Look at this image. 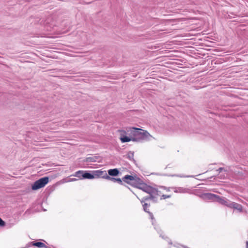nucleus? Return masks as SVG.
Listing matches in <instances>:
<instances>
[{
    "label": "nucleus",
    "instance_id": "4",
    "mask_svg": "<svg viewBox=\"0 0 248 248\" xmlns=\"http://www.w3.org/2000/svg\"><path fill=\"white\" fill-rule=\"evenodd\" d=\"M156 193H157V189L152 187V190H151L148 196L143 197H141V202H144L145 201L149 199H152L153 200H156L157 197Z\"/></svg>",
    "mask_w": 248,
    "mask_h": 248
},
{
    "label": "nucleus",
    "instance_id": "13",
    "mask_svg": "<svg viewBox=\"0 0 248 248\" xmlns=\"http://www.w3.org/2000/svg\"><path fill=\"white\" fill-rule=\"evenodd\" d=\"M82 178L85 179H92L94 178V176L88 172L83 173Z\"/></svg>",
    "mask_w": 248,
    "mask_h": 248
},
{
    "label": "nucleus",
    "instance_id": "11",
    "mask_svg": "<svg viewBox=\"0 0 248 248\" xmlns=\"http://www.w3.org/2000/svg\"><path fill=\"white\" fill-rule=\"evenodd\" d=\"M96 175L98 177H101L103 179H106L108 177L107 171L106 170H98L96 171Z\"/></svg>",
    "mask_w": 248,
    "mask_h": 248
},
{
    "label": "nucleus",
    "instance_id": "22",
    "mask_svg": "<svg viewBox=\"0 0 248 248\" xmlns=\"http://www.w3.org/2000/svg\"><path fill=\"white\" fill-rule=\"evenodd\" d=\"M222 169L221 168H220L219 169V170H221Z\"/></svg>",
    "mask_w": 248,
    "mask_h": 248
},
{
    "label": "nucleus",
    "instance_id": "5",
    "mask_svg": "<svg viewBox=\"0 0 248 248\" xmlns=\"http://www.w3.org/2000/svg\"><path fill=\"white\" fill-rule=\"evenodd\" d=\"M120 132L121 133V137L120 140L122 143H124L126 142H129L130 141H137V140L135 139V138H130L127 136H124L123 135L125 133V131L124 130H120Z\"/></svg>",
    "mask_w": 248,
    "mask_h": 248
},
{
    "label": "nucleus",
    "instance_id": "10",
    "mask_svg": "<svg viewBox=\"0 0 248 248\" xmlns=\"http://www.w3.org/2000/svg\"><path fill=\"white\" fill-rule=\"evenodd\" d=\"M30 245L39 248H50L46 246L44 243L41 242L32 241L30 243Z\"/></svg>",
    "mask_w": 248,
    "mask_h": 248
},
{
    "label": "nucleus",
    "instance_id": "14",
    "mask_svg": "<svg viewBox=\"0 0 248 248\" xmlns=\"http://www.w3.org/2000/svg\"><path fill=\"white\" fill-rule=\"evenodd\" d=\"M167 193L165 194L162 192L161 200H165L167 198H170L171 197L172 194L170 193V191H167Z\"/></svg>",
    "mask_w": 248,
    "mask_h": 248
},
{
    "label": "nucleus",
    "instance_id": "12",
    "mask_svg": "<svg viewBox=\"0 0 248 248\" xmlns=\"http://www.w3.org/2000/svg\"><path fill=\"white\" fill-rule=\"evenodd\" d=\"M119 170L117 169H110L108 170V174L110 176H116L118 175Z\"/></svg>",
    "mask_w": 248,
    "mask_h": 248
},
{
    "label": "nucleus",
    "instance_id": "21",
    "mask_svg": "<svg viewBox=\"0 0 248 248\" xmlns=\"http://www.w3.org/2000/svg\"><path fill=\"white\" fill-rule=\"evenodd\" d=\"M116 182H118L120 185H123L122 180L120 178H117L116 179Z\"/></svg>",
    "mask_w": 248,
    "mask_h": 248
},
{
    "label": "nucleus",
    "instance_id": "18",
    "mask_svg": "<svg viewBox=\"0 0 248 248\" xmlns=\"http://www.w3.org/2000/svg\"><path fill=\"white\" fill-rule=\"evenodd\" d=\"M149 205L147 203H144L143 204V209H144V210L145 211V212H149V211H148V207Z\"/></svg>",
    "mask_w": 248,
    "mask_h": 248
},
{
    "label": "nucleus",
    "instance_id": "16",
    "mask_svg": "<svg viewBox=\"0 0 248 248\" xmlns=\"http://www.w3.org/2000/svg\"><path fill=\"white\" fill-rule=\"evenodd\" d=\"M162 192L157 190V193H156V199L159 198L161 200L162 197Z\"/></svg>",
    "mask_w": 248,
    "mask_h": 248
},
{
    "label": "nucleus",
    "instance_id": "1",
    "mask_svg": "<svg viewBox=\"0 0 248 248\" xmlns=\"http://www.w3.org/2000/svg\"><path fill=\"white\" fill-rule=\"evenodd\" d=\"M122 180L125 183L135 187H139L141 179L136 175H126Z\"/></svg>",
    "mask_w": 248,
    "mask_h": 248
},
{
    "label": "nucleus",
    "instance_id": "9",
    "mask_svg": "<svg viewBox=\"0 0 248 248\" xmlns=\"http://www.w3.org/2000/svg\"><path fill=\"white\" fill-rule=\"evenodd\" d=\"M217 201L220 204L225 205L228 207H229V205H230V202H231V201H229L225 198H220L219 196L217 197Z\"/></svg>",
    "mask_w": 248,
    "mask_h": 248
},
{
    "label": "nucleus",
    "instance_id": "2",
    "mask_svg": "<svg viewBox=\"0 0 248 248\" xmlns=\"http://www.w3.org/2000/svg\"><path fill=\"white\" fill-rule=\"evenodd\" d=\"M131 129L135 130L133 132V134L134 136L137 137V138H135V139L137 140V141L140 140L148 139L149 137L151 136L150 134L146 130L135 127H132Z\"/></svg>",
    "mask_w": 248,
    "mask_h": 248
},
{
    "label": "nucleus",
    "instance_id": "7",
    "mask_svg": "<svg viewBox=\"0 0 248 248\" xmlns=\"http://www.w3.org/2000/svg\"><path fill=\"white\" fill-rule=\"evenodd\" d=\"M229 208L237 210L239 212H243V206L235 202H231L229 205Z\"/></svg>",
    "mask_w": 248,
    "mask_h": 248
},
{
    "label": "nucleus",
    "instance_id": "3",
    "mask_svg": "<svg viewBox=\"0 0 248 248\" xmlns=\"http://www.w3.org/2000/svg\"><path fill=\"white\" fill-rule=\"evenodd\" d=\"M48 181L49 178L47 177L40 178L32 184L31 189L33 190H36L44 187L48 183Z\"/></svg>",
    "mask_w": 248,
    "mask_h": 248
},
{
    "label": "nucleus",
    "instance_id": "19",
    "mask_svg": "<svg viewBox=\"0 0 248 248\" xmlns=\"http://www.w3.org/2000/svg\"><path fill=\"white\" fill-rule=\"evenodd\" d=\"M116 179L117 178H113V177H111L109 176H108V177H107V180H110V181H113L114 182H116Z\"/></svg>",
    "mask_w": 248,
    "mask_h": 248
},
{
    "label": "nucleus",
    "instance_id": "15",
    "mask_svg": "<svg viewBox=\"0 0 248 248\" xmlns=\"http://www.w3.org/2000/svg\"><path fill=\"white\" fill-rule=\"evenodd\" d=\"M83 172H84V171L83 170H78L75 173V174L74 175V176L79 177V178H80V179H81V178H80V175L83 174Z\"/></svg>",
    "mask_w": 248,
    "mask_h": 248
},
{
    "label": "nucleus",
    "instance_id": "6",
    "mask_svg": "<svg viewBox=\"0 0 248 248\" xmlns=\"http://www.w3.org/2000/svg\"><path fill=\"white\" fill-rule=\"evenodd\" d=\"M138 187L142 190L144 192H146L148 194H149L150 192L151 191L152 188V187H151L143 183L141 180L140 181V183L139 185V187Z\"/></svg>",
    "mask_w": 248,
    "mask_h": 248
},
{
    "label": "nucleus",
    "instance_id": "8",
    "mask_svg": "<svg viewBox=\"0 0 248 248\" xmlns=\"http://www.w3.org/2000/svg\"><path fill=\"white\" fill-rule=\"evenodd\" d=\"M218 196L212 193H204L202 195V197L205 200H213L215 199H217Z\"/></svg>",
    "mask_w": 248,
    "mask_h": 248
},
{
    "label": "nucleus",
    "instance_id": "20",
    "mask_svg": "<svg viewBox=\"0 0 248 248\" xmlns=\"http://www.w3.org/2000/svg\"><path fill=\"white\" fill-rule=\"evenodd\" d=\"M5 222L0 217V226L3 227L5 226Z\"/></svg>",
    "mask_w": 248,
    "mask_h": 248
},
{
    "label": "nucleus",
    "instance_id": "17",
    "mask_svg": "<svg viewBox=\"0 0 248 248\" xmlns=\"http://www.w3.org/2000/svg\"><path fill=\"white\" fill-rule=\"evenodd\" d=\"M162 192L157 190V193H156V199L159 198L161 200L162 197Z\"/></svg>",
    "mask_w": 248,
    "mask_h": 248
}]
</instances>
